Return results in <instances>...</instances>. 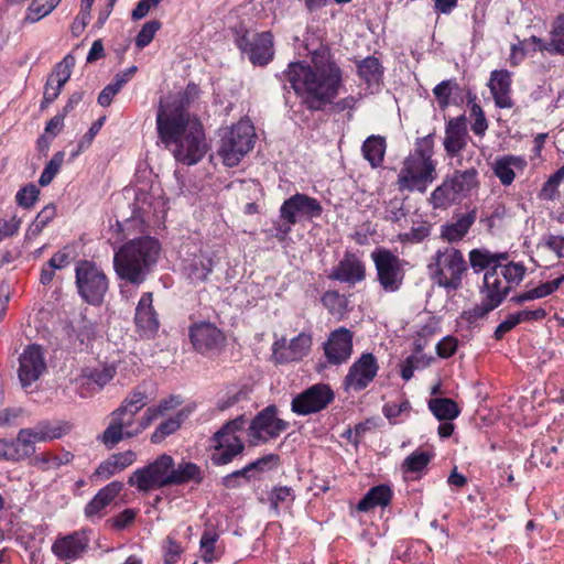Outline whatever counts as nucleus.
<instances>
[{"instance_id":"62","label":"nucleus","mask_w":564,"mask_h":564,"mask_svg":"<svg viewBox=\"0 0 564 564\" xmlns=\"http://www.w3.org/2000/svg\"><path fill=\"white\" fill-rule=\"evenodd\" d=\"M405 217L403 205L399 199H391L384 209V219L398 223Z\"/></svg>"},{"instance_id":"6","label":"nucleus","mask_w":564,"mask_h":564,"mask_svg":"<svg viewBox=\"0 0 564 564\" xmlns=\"http://www.w3.org/2000/svg\"><path fill=\"white\" fill-rule=\"evenodd\" d=\"M247 420L239 415L227 421L210 437V460L215 466H225L241 457L246 445L239 433L245 431Z\"/></svg>"},{"instance_id":"49","label":"nucleus","mask_w":564,"mask_h":564,"mask_svg":"<svg viewBox=\"0 0 564 564\" xmlns=\"http://www.w3.org/2000/svg\"><path fill=\"white\" fill-rule=\"evenodd\" d=\"M75 333L76 340L78 341L77 347L80 350L88 349L96 338V325L90 321L82 319L75 328Z\"/></svg>"},{"instance_id":"11","label":"nucleus","mask_w":564,"mask_h":564,"mask_svg":"<svg viewBox=\"0 0 564 564\" xmlns=\"http://www.w3.org/2000/svg\"><path fill=\"white\" fill-rule=\"evenodd\" d=\"M377 281L384 293H395L403 284L406 262L386 248L371 252Z\"/></svg>"},{"instance_id":"52","label":"nucleus","mask_w":564,"mask_h":564,"mask_svg":"<svg viewBox=\"0 0 564 564\" xmlns=\"http://www.w3.org/2000/svg\"><path fill=\"white\" fill-rule=\"evenodd\" d=\"M219 535L215 530H205L200 538V552L202 558L206 563L214 562L217 556L215 554V544L218 540Z\"/></svg>"},{"instance_id":"20","label":"nucleus","mask_w":564,"mask_h":564,"mask_svg":"<svg viewBox=\"0 0 564 564\" xmlns=\"http://www.w3.org/2000/svg\"><path fill=\"white\" fill-rule=\"evenodd\" d=\"M89 538L83 530L58 535L51 546L52 553L59 561L73 562L86 553Z\"/></svg>"},{"instance_id":"54","label":"nucleus","mask_w":564,"mask_h":564,"mask_svg":"<svg viewBox=\"0 0 564 564\" xmlns=\"http://www.w3.org/2000/svg\"><path fill=\"white\" fill-rule=\"evenodd\" d=\"M429 365V361L423 355L413 354L401 364L400 373L404 381H409L416 369L424 368Z\"/></svg>"},{"instance_id":"7","label":"nucleus","mask_w":564,"mask_h":564,"mask_svg":"<svg viewBox=\"0 0 564 564\" xmlns=\"http://www.w3.org/2000/svg\"><path fill=\"white\" fill-rule=\"evenodd\" d=\"M527 268L520 262H509L496 265L484 274L481 294L489 300L491 307H498L509 292L524 279Z\"/></svg>"},{"instance_id":"44","label":"nucleus","mask_w":564,"mask_h":564,"mask_svg":"<svg viewBox=\"0 0 564 564\" xmlns=\"http://www.w3.org/2000/svg\"><path fill=\"white\" fill-rule=\"evenodd\" d=\"M61 0H32L28 7L24 20L35 23L48 15L58 4Z\"/></svg>"},{"instance_id":"45","label":"nucleus","mask_w":564,"mask_h":564,"mask_svg":"<svg viewBox=\"0 0 564 564\" xmlns=\"http://www.w3.org/2000/svg\"><path fill=\"white\" fill-rule=\"evenodd\" d=\"M56 215L54 205H47L36 215L35 219L29 226L25 238L32 240L36 238L43 229L52 221Z\"/></svg>"},{"instance_id":"43","label":"nucleus","mask_w":564,"mask_h":564,"mask_svg":"<svg viewBox=\"0 0 564 564\" xmlns=\"http://www.w3.org/2000/svg\"><path fill=\"white\" fill-rule=\"evenodd\" d=\"M432 456L423 451H414L402 463V471L408 477L409 475L419 476L431 462Z\"/></svg>"},{"instance_id":"15","label":"nucleus","mask_w":564,"mask_h":564,"mask_svg":"<svg viewBox=\"0 0 564 564\" xmlns=\"http://www.w3.org/2000/svg\"><path fill=\"white\" fill-rule=\"evenodd\" d=\"M312 345L311 333L302 332L290 340L281 337L272 344V359L278 365L301 361L310 354Z\"/></svg>"},{"instance_id":"16","label":"nucleus","mask_w":564,"mask_h":564,"mask_svg":"<svg viewBox=\"0 0 564 564\" xmlns=\"http://www.w3.org/2000/svg\"><path fill=\"white\" fill-rule=\"evenodd\" d=\"M238 47L245 53L253 65L264 66L274 56L273 36L271 32L249 33L241 35Z\"/></svg>"},{"instance_id":"40","label":"nucleus","mask_w":564,"mask_h":564,"mask_svg":"<svg viewBox=\"0 0 564 564\" xmlns=\"http://www.w3.org/2000/svg\"><path fill=\"white\" fill-rule=\"evenodd\" d=\"M35 427L40 440L42 442H50L67 435L72 431L73 424L68 421H42Z\"/></svg>"},{"instance_id":"30","label":"nucleus","mask_w":564,"mask_h":564,"mask_svg":"<svg viewBox=\"0 0 564 564\" xmlns=\"http://www.w3.org/2000/svg\"><path fill=\"white\" fill-rule=\"evenodd\" d=\"M42 443L35 427L21 429L17 437L9 442L10 459L20 460L35 453V444Z\"/></svg>"},{"instance_id":"24","label":"nucleus","mask_w":564,"mask_h":564,"mask_svg":"<svg viewBox=\"0 0 564 564\" xmlns=\"http://www.w3.org/2000/svg\"><path fill=\"white\" fill-rule=\"evenodd\" d=\"M134 322L142 335H154L160 326L158 314L153 307V294L145 292L141 295L135 307Z\"/></svg>"},{"instance_id":"5","label":"nucleus","mask_w":564,"mask_h":564,"mask_svg":"<svg viewBox=\"0 0 564 564\" xmlns=\"http://www.w3.org/2000/svg\"><path fill=\"white\" fill-rule=\"evenodd\" d=\"M202 479L200 468L191 462H182L175 466L174 459L167 454L160 455L156 459L142 468L134 470L129 477L128 484L139 491L148 492L169 486L181 485Z\"/></svg>"},{"instance_id":"33","label":"nucleus","mask_w":564,"mask_h":564,"mask_svg":"<svg viewBox=\"0 0 564 564\" xmlns=\"http://www.w3.org/2000/svg\"><path fill=\"white\" fill-rule=\"evenodd\" d=\"M531 41L534 44L533 51L564 55V13L555 20L550 41L545 42L536 36H531Z\"/></svg>"},{"instance_id":"34","label":"nucleus","mask_w":564,"mask_h":564,"mask_svg":"<svg viewBox=\"0 0 564 564\" xmlns=\"http://www.w3.org/2000/svg\"><path fill=\"white\" fill-rule=\"evenodd\" d=\"M392 489L388 485H378L368 490L364 498L358 502L357 509L367 512L376 507L384 508L390 505L392 499Z\"/></svg>"},{"instance_id":"64","label":"nucleus","mask_w":564,"mask_h":564,"mask_svg":"<svg viewBox=\"0 0 564 564\" xmlns=\"http://www.w3.org/2000/svg\"><path fill=\"white\" fill-rule=\"evenodd\" d=\"M517 318H519V324L541 321L546 316V311L543 307L536 308H524L519 312H514Z\"/></svg>"},{"instance_id":"1","label":"nucleus","mask_w":564,"mask_h":564,"mask_svg":"<svg viewBox=\"0 0 564 564\" xmlns=\"http://www.w3.org/2000/svg\"><path fill=\"white\" fill-rule=\"evenodd\" d=\"M312 65L292 62L282 73L303 105L310 110H322L338 96L343 85V70L326 47L312 53Z\"/></svg>"},{"instance_id":"46","label":"nucleus","mask_w":564,"mask_h":564,"mask_svg":"<svg viewBox=\"0 0 564 564\" xmlns=\"http://www.w3.org/2000/svg\"><path fill=\"white\" fill-rule=\"evenodd\" d=\"M185 416L182 411H178L173 416H170L169 419L161 422L155 431L151 435V442L156 444L162 442L166 436L173 434L176 432L182 422L184 421Z\"/></svg>"},{"instance_id":"2","label":"nucleus","mask_w":564,"mask_h":564,"mask_svg":"<svg viewBox=\"0 0 564 564\" xmlns=\"http://www.w3.org/2000/svg\"><path fill=\"white\" fill-rule=\"evenodd\" d=\"M156 130L161 142L182 164L198 163L207 151L203 124L185 109L182 99L160 105Z\"/></svg>"},{"instance_id":"35","label":"nucleus","mask_w":564,"mask_h":564,"mask_svg":"<svg viewBox=\"0 0 564 564\" xmlns=\"http://www.w3.org/2000/svg\"><path fill=\"white\" fill-rule=\"evenodd\" d=\"M506 259V253H494L484 248L473 249L469 252V263L475 273L491 271L496 265H503L501 260Z\"/></svg>"},{"instance_id":"47","label":"nucleus","mask_w":564,"mask_h":564,"mask_svg":"<svg viewBox=\"0 0 564 564\" xmlns=\"http://www.w3.org/2000/svg\"><path fill=\"white\" fill-rule=\"evenodd\" d=\"M410 411L411 404L405 399L400 402H387L382 408L383 415L391 424L403 422V420L409 416Z\"/></svg>"},{"instance_id":"28","label":"nucleus","mask_w":564,"mask_h":564,"mask_svg":"<svg viewBox=\"0 0 564 564\" xmlns=\"http://www.w3.org/2000/svg\"><path fill=\"white\" fill-rule=\"evenodd\" d=\"M511 83V73L509 70L496 69L491 72L488 86L497 107L511 108L513 106L510 96Z\"/></svg>"},{"instance_id":"60","label":"nucleus","mask_w":564,"mask_h":564,"mask_svg":"<svg viewBox=\"0 0 564 564\" xmlns=\"http://www.w3.org/2000/svg\"><path fill=\"white\" fill-rule=\"evenodd\" d=\"M21 226V220L17 216L10 219L0 218V242L9 237L14 236Z\"/></svg>"},{"instance_id":"3","label":"nucleus","mask_w":564,"mask_h":564,"mask_svg":"<svg viewBox=\"0 0 564 564\" xmlns=\"http://www.w3.org/2000/svg\"><path fill=\"white\" fill-rule=\"evenodd\" d=\"M148 403V395L140 389L130 392L121 405L110 413V422L107 429L97 437L107 448H113L124 438L139 435L148 429L153 421L166 415L181 404L176 397L163 399L158 405L149 406L141 419L135 421V415Z\"/></svg>"},{"instance_id":"25","label":"nucleus","mask_w":564,"mask_h":564,"mask_svg":"<svg viewBox=\"0 0 564 564\" xmlns=\"http://www.w3.org/2000/svg\"><path fill=\"white\" fill-rule=\"evenodd\" d=\"M366 276L362 261L354 253L347 252L339 263L333 269L329 278L339 282L356 284Z\"/></svg>"},{"instance_id":"50","label":"nucleus","mask_w":564,"mask_h":564,"mask_svg":"<svg viewBox=\"0 0 564 564\" xmlns=\"http://www.w3.org/2000/svg\"><path fill=\"white\" fill-rule=\"evenodd\" d=\"M65 153L63 151L56 152L52 159L45 165L40 178L39 184L41 186H47L54 180V177L59 172L63 162H64Z\"/></svg>"},{"instance_id":"53","label":"nucleus","mask_w":564,"mask_h":564,"mask_svg":"<svg viewBox=\"0 0 564 564\" xmlns=\"http://www.w3.org/2000/svg\"><path fill=\"white\" fill-rule=\"evenodd\" d=\"M280 458L276 454H268L264 455L243 467V471L247 475H252V473H263L275 468L279 465Z\"/></svg>"},{"instance_id":"12","label":"nucleus","mask_w":564,"mask_h":564,"mask_svg":"<svg viewBox=\"0 0 564 564\" xmlns=\"http://www.w3.org/2000/svg\"><path fill=\"white\" fill-rule=\"evenodd\" d=\"M435 178V161L409 155L398 174V185L400 189L425 192Z\"/></svg>"},{"instance_id":"55","label":"nucleus","mask_w":564,"mask_h":564,"mask_svg":"<svg viewBox=\"0 0 564 564\" xmlns=\"http://www.w3.org/2000/svg\"><path fill=\"white\" fill-rule=\"evenodd\" d=\"M160 28L161 23L156 20L144 23L135 37V46L140 50L148 46L154 39V35L160 30Z\"/></svg>"},{"instance_id":"37","label":"nucleus","mask_w":564,"mask_h":564,"mask_svg":"<svg viewBox=\"0 0 564 564\" xmlns=\"http://www.w3.org/2000/svg\"><path fill=\"white\" fill-rule=\"evenodd\" d=\"M387 149L386 139L381 135H370L368 137L361 147V152L365 158L371 165V167H379L384 159Z\"/></svg>"},{"instance_id":"23","label":"nucleus","mask_w":564,"mask_h":564,"mask_svg":"<svg viewBox=\"0 0 564 564\" xmlns=\"http://www.w3.org/2000/svg\"><path fill=\"white\" fill-rule=\"evenodd\" d=\"M215 267V260L210 252L200 250L198 253L184 260L183 274L192 283L205 282Z\"/></svg>"},{"instance_id":"13","label":"nucleus","mask_w":564,"mask_h":564,"mask_svg":"<svg viewBox=\"0 0 564 564\" xmlns=\"http://www.w3.org/2000/svg\"><path fill=\"white\" fill-rule=\"evenodd\" d=\"M322 213L323 207L316 198L296 193L285 199L280 207V217L286 224V227L280 230L286 235L299 220L317 218Z\"/></svg>"},{"instance_id":"36","label":"nucleus","mask_w":564,"mask_h":564,"mask_svg":"<svg viewBox=\"0 0 564 564\" xmlns=\"http://www.w3.org/2000/svg\"><path fill=\"white\" fill-rule=\"evenodd\" d=\"M446 178L462 199L478 185V171L475 167L464 171L456 170L452 175H447Z\"/></svg>"},{"instance_id":"14","label":"nucleus","mask_w":564,"mask_h":564,"mask_svg":"<svg viewBox=\"0 0 564 564\" xmlns=\"http://www.w3.org/2000/svg\"><path fill=\"white\" fill-rule=\"evenodd\" d=\"M289 423L276 416V408L269 405L260 411L249 425V437L252 444L265 443L276 438L288 430Z\"/></svg>"},{"instance_id":"18","label":"nucleus","mask_w":564,"mask_h":564,"mask_svg":"<svg viewBox=\"0 0 564 564\" xmlns=\"http://www.w3.org/2000/svg\"><path fill=\"white\" fill-rule=\"evenodd\" d=\"M334 399L327 384H314L292 400V411L299 415H307L325 409Z\"/></svg>"},{"instance_id":"8","label":"nucleus","mask_w":564,"mask_h":564,"mask_svg":"<svg viewBox=\"0 0 564 564\" xmlns=\"http://www.w3.org/2000/svg\"><path fill=\"white\" fill-rule=\"evenodd\" d=\"M433 280L442 288L457 290L467 271V263L460 250L454 247L438 249L429 264Z\"/></svg>"},{"instance_id":"39","label":"nucleus","mask_w":564,"mask_h":564,"mask_svg":"<svg viewBox=\"0 0 564 564\" xmlns=\"http://www.w3.org/2000/svg\"><path fill=\"white\" fill-rule=\"evenodd\" d=\"M459 199L453 185L445 177L442 184L431 193L429 202L434 209H446Z\"/></svg>"},{"instance_id":"26","label":"nucleus","mask_w":564,"mask_h":564,"mask_svg":"<svg viewBox=\"0 0 564 564\" xmlns=\"http://www.w3.org/2000/svg\"><path fill=\"white\" fill-rule=\"evenodd\" d=\"M528 166V161L522 155L505 154L497 156L492 163V172L501 185L510 186L517 175Z\"/></svg>"},{"instance_id":"57","label":"nucleus","mask_w":564,"mask_h":564,"mask_svg":"<svg viewBox=\"0 0 564 564\" xmlns=\"http://www.w3.org/2000/svg\"><path fill=\"white\" fill-rule=\"evenodd\" d=\"M433 137L434 134L430 133L423 138L416 139L414 152L411 153L410 155L414 158L426 159L427 161H433Z\"/></svg>"},{"instance_id":"63","label":"nucleus","mask_w":564,"mask_h":564,"mask_svg":"<svg viewBox=\"0 0 564 564\" xmlns=\"http://www.w3.org/2000/svg\"><path fill=\"white\" fill-rule=\"evenodd\" d=\"M53 79L54 78H50V77L47 78V82H46V85L44 88L43 100L41 104L42 108L52 104L59 96L62 88L64 87V86L57 84L56 82H54Z\"/></svg>"},{"instance_id":"29","label":"nucleus","mask_w":564,"mask_h":564,"mask_svg":"<svg viewBox=\"0 0 564 564\" xmlns=\"http://www.w3.org/2000/svg\"><path fill=\"white\" fill-rule=\"evenodd\" d=\"M123 485L120 481H112L101 488L84 509L85 517L89 520L100 519L101 511L120 494Z\"/></svg>"},{"instance_id":"48","label":"nucleus","mask_w":564,"mask_h":564,"mask_svg":"<svg viewBox=\"0 0 564 564\" xmlns=\"http://www.w3.org/2000/svg\"><path fill=\"white\" fill-rule=\"evenodd\" d=\"M564 181V165L549 176L539 192V198L554 200L558 197V186Z\"/></svg>"},{"instance_id":"4","label":"nucleus","mask_w":564,"mask_h":564,"mask_svg":"<svg viewBox=\"0 0 564 564\" xmlns=\"http://www.w3.org/2000/svg\"><path fill=\"white\" fill-rule=\"evenodd\" d=\"M161 251L152 237H139L123 243L113 256V269L120 280L141 285L155 267Z\"/></svg>"},{"instance_id":"51","label":"nucleus","mask_w":564,"mask_h":564,"mask_svg":"<svg viewBox=\"0 0 564 564\" xmlns=\"http://www.w3.org/2000/svg\"><path fill=\"white\" fill-rule=\"evenodd\" d=\"M75 63V56L72 54H67L59 63L56 64L50 78H54V82L64 86L70 78Z\"/></svg>"},{"instance_id":"38","label":"nucleus","mask_w":564,"mask_h":564,"mask_svg":"<svg viewBox=\"0 0 564 564\" xmlns=\"http://www.w3.org/2000/svg\"><path fill=\"white\" fill-rule=\"evenodd\" d=\"M564 282V274L560 275L558 278L544 282L531 290H528L525 292H522L518 295H514L511 297V302L516 304H522L527 301H533L538 299L545 297L547 295H551L554 293L561 284Z\"/></svg>"},{"instance_id":"59","label":"nucleus","mask_w":564,"mask_h":564,"mask_svg":"<svg viewBox=\"0 0 564 564\" xmlns=\"http://www.w3.org/2000/svg\"><path fill=\"white\" fill-rule=\"evenodd\" d=\"M452 85V80H443L440 84H437L433 89V94L436 97L441 109H445L449 105Z\"/></svg>"},{"instance_id":"21","label":"nucleus","mask_w":564,"mask_h":564,"mask_svg":"<svg viewBox=\"0 0 564 564\" xmlns=\"http://www.w3.org/2000/svg\"><path fill=\"white\" fill-rule=\"evenodd\" d=\"M354 334L346 327H338L333 330L327 340L323 344V349L327 361L330 365H341L346 362L352 354Z\"/></svg>"},{"instance_id":"19","label":"nucleus","mask_w":564,"mask_h":564,"mask_svg":"<svg viewBox=\"0 0 564 564\" xmlns=\"http://www.w3.org/2000/svg\"><path fill=\"white\" fill-rule=\"evenodd\" d=\"M45 370L46 361L42 347L35 344L26 346L19 358L18 377L21 386L30 387Z\"/></svg>"},{"instance_id":"17","label":"nucleus","mask_w":564,"mask_h":564,"mask_svg":"<svg viewBox=\"0 0 564 564\" xmlns=\"http://www.w3.org/2000/svg\"><path fill=\"white\" fill-rule=\"evenodd\" d=\"M379 364L371 352H362L352 365L344 379L346 390L361 391L366 389L376 378Z\"/></svg>"},{"instance_id":"41","label":"nucleus","mask_w":564,"mask_h":564,"mask_svg":"<svg viewBox=\"0 0 564 564\" xmlns=\"http://www.w3.org/2000/svg\"><path fill=\"white\" fill-rule=\"evenodd\" d=\"M429 409L440 421H452L459 415L455 401L447 398H436L429 401Z\"/></svg>"},{"instance_id":"22","label":"nucleus","mask_w":564,"mask_h":564,"mask_svg":"<svg viewBox=\"0 0 564 564\" xmlns=\"http://www.w3.org/2000/svg\"><path fill=\"white\" fill-rule=\"evenodd\" d=\"M189 339L197 351L219 349L225 344V335L210 322L194 323L189 327Z\"/></svg>"},{"instance_id":"32","label":"nucleus","mask_w":564,"mask_h":564,"mask_svg":"<svg viewBox=\"0 0 564 564\" xmlns=\"http://www.w3.org/2000/svg\"><path fill=\"white\" fill-rule=\"evenodd\" d=\"M477 218L475 209L459 215L455 221L441 227V237L448 242H458L467 235Z\"/></svg>"},{"instance_id":"27","label":"nucleus","mask_w":564,"mask_h":564,"mask_svg":"<svg viewBox=\"0 0 564 564\" xmlns=\"http://www.w3.org/2000/svg\"><path fill=\"white\" fill-rule=\"evenodd\" d=\"M467 128L465 117L452 118L445 127L444 149L448 156H456L467 145Z\"/></svg>"},{"instance_id":"9","label":"nucleus","mask_w":564,"mask_h":564,"mask_svg":"<svg viewBox=\"0 0 564 564\" xmlns=\"http://www.w3.org/2000/svg\"><path fill=\"white\" fill-rule=\"evenodd\" d=\"M256 142L254 127L243 119L231 126L223 135L218 154L228 167L237 166Z\"/></svg>"},{"instance_id":"56","label":"nucleus","mask_w":564,"mask_h":564,"mask_svg":"<svg viewBox=\"0 0 564 564\" xmlns=\"http://www.w3.org/2000/svg\"><path fill=\"white\" fill-rule=\"evenodd\" d=\"M116 375V368L113 366H105L100 369L90 370L87 373V378L95 383L98 389H102L109 383Z\"/></svg>"},{"instance_id":"42","label":"nucleus","mask_w":564,"mask_h":564,"mask_svg":"<svg viewBox=\"0 0 564 564\" xmlns=\"http://www.w3.org/2000/svg\"><path fill=\"white\" fill-rule=\"evenodd\" d=\"M295 499L292 488L286 486L274 487L270 492V509L275 514H280L281 509L291 508Z\"/></svg>"},{"instance_id":"58","label":"nucleus","mask_w":564,"mask_h":564,"mask_svg":"<svg viewBox=\"0 0 564 564\" xmlns=\"http://www.w3.org/2000/svg\"><path fill=\"white\" fill-rule=\"evenodd\" d=\"M39 194L40 191L37 187L33 184H30L18 191L15 199L19 206L29 208L36 202Z\"/></svg>"},{"instance_id":"31","label":"nucleus","mask_w":564,"mask_h":564,"mask_svg":"<svg viewBox=\"0 0 564 564\" xmlns=\"http://www.w3.org/2000/svg\"><path fill=\"white\" fill-rule=\"evenodd\" d=\"M356 67L358 76L367 87L371 90H379L384 73L381 62L375 56H367L358 61Z\"/></svg>"},{"instance_id":"10","label":"nucleus","mask_w":564,"mask_h":564,"mask_svg":"<svg viewBox=\"0 0 564 564\" xmlns=\"http://www.w3.org/2000/svg\"><path fill=\"white\" fill-rule=\"evenodd\" d=\"M75 276L80 297L88 304H100L108 291L105 272L95 262L83 260L76 264Z\"/></svg>"},{"instance_id":"61","label":"nucleus","mask_w":564,"mask_h":564,"mask_svg":"<svg viewBox=\"0 0 564 564\" xmlns=\"http://www.w3.org/2000/svg\"><path fill=\"white\" fill-rule=\"evenodd\" d=\"M457 347L458 340L453 336H446L437 343L436 351L441 358H449L456 352Z\"/></svg>"}]
</instances>
